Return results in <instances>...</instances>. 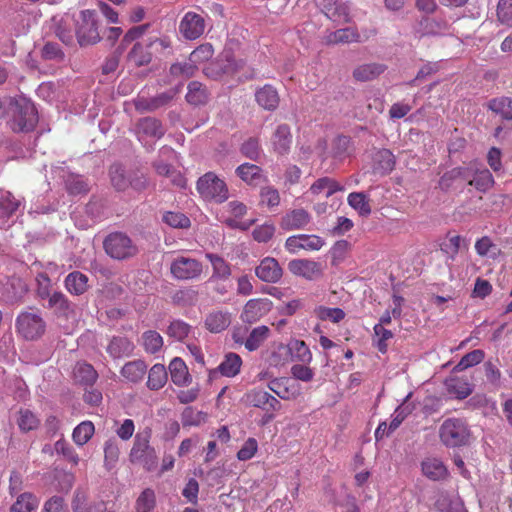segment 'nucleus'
<instances>
[{"label":"nucleus","mask_w":512,"mask_h":512,"mask_svg":"<svg viewBox=\"0 0 512 512\" xmlns=\"http://www.w3.org/2000/svg\"><path fill=\"white\" fill-rule=\"evenodd\" d=\"M150 439V429L137 433L129 453L131 463L140 464L149 472L155 470L158 466V456L155 449L150 445Z\"/></svg>","instance_id":"f257e3e1"},{"label":"nucleus","mask_w":512,"mask_h":512,"mask_svg":"<svg viewBox=\"0 0 512 512\" xmlns=\"http://www.w3.org/2000/svg\"><path fill=\"white\" fill-rule=\"evenodd\" d=\"M471 432L467 422L461 418H447L439 428L440 441L449 448L469 444Z\"/></svg>","instance_id":"f03ea898"},{"label":"nucleus","mask_w":512,"mask_h":512,"mask_svg":"<svg viewBox=\"0 0 512 512\" xmlns=\"http://www.w3.org/2000/svg\"><path fill=\"white\" fill-rule=\"evenodd\" d=\"M14 106L13 116L9 122L14 132H30L38 123V113L34 104L25 99H15L11 102Z\"/></svg>","instance_id":"7ed1b4c3"},{"label":"nucleus","mask_w":512,"mask_h":512,"mask_svg":"<svg viewBox=\"0 0 512 512\" xmlns=\"http://www.w3.org/2000/svg\"><path fill=\"white\" fill-rule=\"evenodd\" d=\"M197 191L202 198L216 203H223L229 197L225 181L213 172H207L198 179Z\"/></svg>","instance_id":"20e7f679"},{"label":"nucleus","mask_w":512,"mask_h":512,"mask_svg":"<svg viewBox=\"0 0 512 512\" xmlns=\"http://www.w3.org/2000/svg\"><path fill=\"white\" fill-rule=\"evenodd\" d=\"M106 253L117 260H124L137 254V247L132 240L124 233L115 232L108 235L104 240Z\"/></svg>","instance_id":"39448f33"},{"label":"nucleus","mask_w":512,"mask_h":512,"mask_svg":"<svg viewBox=\"0 0 512 512\" xmlns=\"http://www.w3.org/2000/svg\"><path fill=\"white\" fill-rule=\"evenodd\" d=\"M75 34L81 46L95 44L100 40L95 11L87 9L80 12Z\"/></svg>","instance_id":"423d86ee"},{"label":"nucleus","mask_w":512,"mask_h":512,"mask_svg":"<svg viewBox=\"0 0 512 512\" xmlns=\"http://www.w3.org/2000/svg\"><path fill=\"white\" fill-rule=\"evenodd\" d=\"M46 329V324L37 312L25 311L16 319V330L26 340L40 338Z\"/></svg>","instance_id":"0eeeda50"},{"label":"nucleus","mask_w":512,"mask_h":512,"mask_svg":"<svg viewBox=\"0 0 512 512\" xmlns=\"http://www.w3.org/2000/svg\"><path fill=\"white\" fill-rule=\"evenodd\" d=\"M170 272L177 280H194L202 275L203 265L195 258L181 255L174 258L171 262Z\"/></svg>","instance_id":"6e6552de"},{"label":"nucleus","mask_w":512,"mask_h":512,"mask_svg":"<svg viewBox=\"0 0 512 512\" xmlns=\"http://www.w3.org/2000/svg\"><path fill=\"white\" fill-rule=\"evenodd\" d=\"M273 303L268 298H253L248 300L240 314V319L246 324H254L267 315Z\"/></svg>","instance_id":"1a4fd4ad"},{"label":"nucleus","mask_w":512,"mask_h":512,"mask_svg":"<svg viewBox=\"0 0 512 512\" xmlns=\"http://www.w3.org/2000/svg\"><path fill=\"white\" fill-rule=\"evenodd\" d=\"M206 29L205 18L193 11L185 13L179 23V32L187 40H196L201 37Z\"/></svg>","instance_id":"9d476101"},{"label":"nucleus","mask_w":512,"mask_h":512,"mask_svg":"<svg viewBox=\"0 0 512 512\" xmlns=\"http://www.w3.org/2000/svg\"><path fill=\"white\" fill-rule=\"evenodd\" d=\"M243 400L245 404L268 411H280L281 402L263 389H251L244 394Z\"/></svg>","instance_id":"9b49d317"},{"label":"nucleus","mask_w":512,"mask_h":512,"mask_svg":"<svg viewBox=\"0 0 512 512\" xmlns=\"http://www.w3.org/2000/svg\"><path fill=\"white\" fill-rule=\"evenodd\" d=\"M289 271L298 277L308 281H315L323 276V266L321 263L310 259H294L288 263Z\"/></svg>","instance_id":"f8f14e48"},{"label":"nucleus","mask_w":512,"mask_h":512,"mask_svg":"<svg viewBox=\"0 0 512 512\" xmlns=\"http://www.w3.org/2000/svg\"><path fill=\"white\" fill-rule=\"evenodd\" d=\"M324 245V240L317 235L299 234L286 239L285 248L289 253L296 254L300 250L318 251Z\"/></svg>","instance_id":"ddd939ff"},{"label":"nucleus","mask_w":512,"mask_h":512,"mask_svg":"<svg viewBox=\"0 0 512 512\" xmlns=\"http://www.w3.org/2000/svg\"><path fill=\"white\" fill-rule=\"evenodd\" d=\"M256 276L266 283H277L283 275V269L273 257H265L255 268Z\"/></svg>","instance_id":"4468645a"},{"label":"nucleus","mask_w":512,"mask_h":512,"mask_svg":"<svg viewBox=\"0 0 512 512\" xmlns=\"http://www.w3.org/2000/svg\"><path fill=\"white\" fill-rule=\"evenodd\" d=\"M231 322L232 314L228 310L215 309L206 314L204 326L211 333H221Z\"/></svg>","instance_id":"2eb2a0df"},{"label":"nucleus","mask_w":512,"mask_h":512,"mask_svg":"<svg viewBox=\"0 0 512 512\" xmlns=\"http://www.w3.org/2000/svg\"><path fill=\"white\" fill-rule=\"evenodd\" d=\"M468 169V179H466L468 185L475 187L476 190L483 193L487 192L494 186V178L487 168Z\"/></svg>","instance_id":"dca6fc26"},{"label":"nucleus","mask_w":512,"mask_h":512,"mask_svg":"<svg viewBox=\"0 0 512 512\" xmlns=\"http://www.w3.org/2000/svg\"><path fill=\"white\" fill-rule=\"evenodd\" d=\"M271 143L273 151L278 155L283 156L288 154L292 144V134L289 125H278L272 135Z\"/></svg>","instance_id":"f3484780"},{"label":"nucleus","mask_w":512,"mask_h":512,"mask_svg":"<svg viewBox=\"0 0 512 512\" xmlns=\"http://www.w3.org/2000/svg\"><path fill=\"white\" fill-rule=\"evenodd\" d=\"M48 307L57 317L69 319L74 315V306L62 292H53L48 299Z\"/></svg>","instance_id":"a211bd4d"},{"label":"nucleus","mask_w":512,"mask_h":512,"mask_svg":"<svg viewBox=\"0 0 512 512\" xmlns=\"http://www.w3.org/2000/svg\"><path fill=\"white\" fill-rule=\"evenodd\" d=\"M255 100L261 108L274 111L279 105L280 97L272 85L266 84L255 91Z\"/></svg>","instance_id":"6ab92c4d"},{"label":"nucleus","mask_w":512,"mask_h":512,"mask_svg":"<svg viewBox=\"0 0 512 512\" xmlns=\"http://www.w3.org/2000/svg\"><path fill=\"white\" fill-rule=\"evenodd\" d=\"M311 220L310 214L303 208L287 212L281 219V227L284 230H296L304 228Z\"/></svg>","instance_id":"aec40b11"},{"label":"nucleus","mask_w":512,"mask_h":512,"mask_svg":"<svg viewBox=\"0 0 512 512\" xmlns=\"http://www.w3.org/2000/svg\"><path fill=\"white\" fill-rule=\"evenodd\" d=\"M241 366V357L236 353H228L217 369L210 371L209 378L213 379L217 372L225 377H235L239 374Z\"/></svg>","instance_id":"412c9836"},{"label":"nucleus","mask_w":512,"mask_h":512,"mask_svg":"<svg viewBox=\"0 0 512 512\" xmlns=\"http://www.w3.org/2000/svg\"><path fill=\"white\" fill-rule=\"evenodd\" d=\"M445 387L449 394L462 400L470 396L473 392L472 384L468 379L458 376H450L445 380Z\"/></svg>","instance_id":"4be33fe9"},{"label":"nucleus","mask_w":512,"mask_h":512,"mask_svg":"<svg viewBox=\"0 0 512 512\" xmlns=\"http://www.w3.org/2000/svg\"><path fill=\"white\" fill-rule=\"evenodd\" d=\"M19 206L20 201L10 191L0 189V226L8 222Z\"/></svg>","instance_id":"5701e85b"},{"label":"nucleus","mask_w":512,"mask_h":512,"mask_svg":"<svg viewBox=\"0 0 512 512\" xmlns=\"http://www.w3.org/2000/svg\"><path fill=\"white\" fill-rule=\"evenodd\" d=\"M315 2L328 18L345 23L350 21L348 8L337 5V0H315Z\"/></svg>","instance_id":"b1692460"},{"label":"nucleus","mask_w":512,"mask_h":512,"mask_svg":"<svg viewBox=\"0 0 512 512\" xmlns=\"http://www.w3.org/2000/svg\"><path fill=\"white\" fill-rule=\"evenodd\" d=\"M169 371L171 380L176 386L185 387L192 382V377L188 371L187 365L179 357H175L171 360Z\"/></svg>","instance_id":"393cba45"},{"label":"nucleus","mask_w":512,"mask_h":512,"mask_svg":"<svg viewBox=\"0 0 512 512\" xmlns=\"http://www.w3.org/2000/svg\"><path fill=\"white\" fill-rule=\"evenodd\" d=\"M106 351L114 359L128 357L134 351V344L127 337L114 336L110 340Z\"/></svg>","instance_id":"a878e982"},{"label":"nucleus","mask_w":512,"mask_h":512,"mask_svg":"<svg viewBox=\"0 0 512 512\" xmlns=\"http://www.w3.org/2000/svg\"><path fill=\"white\" fill-rule=\"evenodd\" d=\"M237 176L248 185L257 186L265 180L262 169L255 164L244 163L237 167Z\"/></svg>","instance_id":"bb28decb"},{"label":"nucleus","mask_w":512,"mask_h":512,"mask_svg":"<svg viewBox=\"0 0 512 512\" xmlns=\"http://www.w3.org/2000/svg\"><path fill=\"white\" fill-rule=\"evenodd\" d=\"M343 186L335 179L330 177H321L317 179L309 188V192L315 196L323 195L329 198L338 191H343Z\"/></svg>","instance_id":"cd10ccee"},{"label":"nucleus","mask_w":512,"mask_h":512,"mask_svg":"<svg viewBox=\"0 0 512 512\" xmlns=\"http://www.w3.org/2000/svg\"><path fill=\"white\" fill-rule=\"evenodd\" d=\"M269 389L283 400L294 399L299 395L298 389L285 377L275 378L268 384Z\"/></svg>","instance_id":"c85d7f7f"},{"label":"nucleus","mask_w":512,"mask_h":512,"mask_svg":"<svg viewBox=\"0 0 512 512\" xmlns=\"http://www.w3.org/2000/svg\"><path fill=\"white\" fill-rule=\"evenodd\" d=\"M421 466L423 474L433 481L443 480L448 475V470L440 459L426 458Z\"/></svg>","instance_id":"c756f323"},{"label":"nucleus","mask_w":512,"mask_h":512,"mask_svg":"<svg viewBox=\"0 0 512 512\" xmlns=\"http://www.w3.org/2000/svg\"><path fill=\"white\" fill-rule=\"evenodd\" d=\"M65 288L72 295H82L88 290V277L80 271L69 273L64 280Z\"/></svg>","instance_id":"7c9ffc66"},{"label":"nucleus","mask_w":512,"mask_h":512,"mask_svg":"<svg viewBox=\"0 0 512 512\" xmlns=\"http://www.w3.org/2000/svg\"><path fill=\"white\" fill-rule=\"evenodd\" d=\"M423 36H446L450 34V24L447 20L435 17L422 22Z\"/></svg>","instance_id":"2f4dec72"},{"label":"nucleus","mask_w":512,"mask_h":512,"mask_svg":"<svg viewBox=\"0 0 512 512\" xmlns=\"http://www.w3.org/2000/svg\"><path fill=\"white\" fill-rule=\"evenodd\" d=\"M271 330L266 325H260L253 328L244 341V347L248 351H256L269 338Z\"/></svg>","instance_id":"473e14b6"},{"label":"nucleus","mask_w":512,"mask_h":512,"mask_svg":"<svg viewBox=\"0 0 512 512\" xmlns=\"http://www.w3.org/2000/svg\"><path fill=\"white\" fill-rule=\"evenodd\" d=\"M386 70V66L380 63H365L357 66L353 71V77L357 81L366 82L377 78Z\"/></svg>","instance_id":"72a5a7b5"},{"label":"nucleus","mask_w":512,"mask_h":512,"mask_svg":"<svg viewBox=\"0 0 512 512\" xmlns=\"http://www.w3.org/2000/svg\"><path fill=\"white\" fill-rule=\"evenodd\" d=\"M487 108L499 115L503 120H512V98L500 96L487 102Z\"/></svg>","instance_id":"f704fd0d"},{"label":"nucleus","mask_w":512,"mask_h":512,"mask_svg":"<svg viewBox=\"0 0 512 512\" xmlns=\"http://www.w3.org/2000/svg\"><path fill=\"white\" fill-rule=\"evenodd\" d=\"M147 372V365L142 360L127 362L121 369V375L130 382L141 381Z\"/></svg>","instance_id":"c9c22d12"},{"label":"nucleus","mask_w":512,"mask_h":512,"mask_svg":"<svg viewBox=\"0 0 512 512\" xmlns=\"http://www.w3.org/2000/svg\"><path fill=\"white\" fill-rule=\"evenodd\" d=\"M152 48L147 42H137L128 54V60L135 66L140 67L147 65L151 62L152 53L149 51Z\"/></svg>","instance_id":"e433bc0d"},{"label":"nucleus","mask_w":512,"mask_h":512,"mask_svg":"<svg viewBox=\"0 0 512 512\" xmlns=\"http://www.w3.org/2000/svg\"><path fill=\"white\" fill-rule=\"evenodd\" d=\"M74 377L82 385L92 386L98 378V373L91 364L78 362L74 368Z\"/></svg>","instance_id":"4c0bfd02"},{"label":"nucleus","mask_w":512,"mask_h":512,"mask_svg":"<svg viewBox=\"0 0 512 512\" xmlns=\"http://www.w3.org/2000/svg\"><path fill=\"white\" fill-rule=\"evenodd\" d=\"M208 99V90L202 83L192 81L188 84V92L186 94V100L188 103L194 106H199L206 104Z\"/></svg>","instance_id":"58836bf2"},{"label":"nucleus","mask_w":512,"mask_h":512,"mask_svg":"<svg viewBox=\"0 0 512 512\" xmlns=\"http://www.w3.org/2000/svg\"><path fill=\"white\" fill-rule=\"evenodd\" d=\"M168 374L163 364H155L148 373L147 387L150 390H159L166 384Z\"/></svg>","instance_id":"ea45409f"},{"label":"nucleus","mask_w":512,"mask_h":512,"mask_svg":"<svg viewBox=\"0 0 512 512\" xmlns=\"http://www.w3.org/2000/svg\"><path fill=\"white\" fill-rule=\"evenodd\" d=\"M137 128L139 133L158 139L165 133L161 122L152 117L141 119L137 124Z\"/></svg>","instance_id":"a19ab883"},{"label":"nucleus","mask_w":512,"mask_h":512,"mask_svg":"<svg viewBox=\"0 0 512 512\" xmlns=\"http://www.w3.org/2000/svg\"><path fill=\"white\" fill-rule=\"evenodd\" d=\"M39 505V499L32 493L20 494L12 504L10 512H34Z\"/></svg>","instance_id":"79ce46f5"},{"label":"nucleus","mask_w":512,"mask_h":512,"mask_svg":"<svg viewBox=\"0 0 512 512\" xmlns=\"http://www.w3.org/2000/svg\"><path fill=\"white\" fill-rule=\"evenodd\" d=\"M288 348L293 360L304 364H309L312 361V353L303 340H292L288 344Z\"/></svg>","instance_id":"37998d69"},{"label":"nucleus","mask_w":512,"mask_h":512,"mask_svg":"<svg viewBox=\"0 0 512 512\" xmlns=\"http://www.w3.org/2000/svg\"><path fill=\"white\" fill-rule=\"evenodd\" d=\"M359 41L360 35L355 29L350 27L338 29L326 36V42L328 44L351 43Z\"/></svg>","instance_id":"c03bdc74"},{"label":"nucleus","mask_w":512,"mask_h":512,"mask_svg":"<svg viewBox=\"0 0 512 512\" xmlns=\"http://www.w3.org/2000/svg\"><path fill=\"white\" fill-rule=\"evenodd\" d=\"M206 258L212 265V278L228 279L231 276L230 264L224 258L213 253H207Z\"/></svg>","instance_id":"a18cd8bd"},{"label":"nucleus","mask_w":512,"mask_h":512,"mask_svg":"<svg viewBox=\"0 0 512 512\" xmlns=\"http://www.w3.org/2000/svg\"><path fill=\"white\" fill-rule=\"evenodd\" d=\"M75 20L69 16L65 15L60 19L58 22L55 34L56 36L65 44H71L74 39V32H73V26H74Z\"/></svg>","instance_id":"49530a36"},{"label":"nucleus","mask_w":512,"mask_h":512,"mask_svg":"<svg viewBox=\"0 0 512 512\" xmlns=\"http://www.w3.org/2000/svg\"><path fill=\"white\" fill-rule=\"evenodd\" d=\"M94 433V424L91 421H83L74 428L72 439L76 445L83 446L92 438Z\"/></svg>","instance_id":"de8ad7c7"},{"label":"nucleus","mask_w":512,"mask_h":512,"mask_svg":"<svg viewBox=\"0 0 512 512\" xmlns=\"http://www.w3.org/2000/svg\"><path fill=\"white\" fill-rule=\"evenodd\" d=\"M156 507V495L153 489H144L135 501V512H153Z\"/></svg>","instance_id":"09e8293b"},{"label":"nucleus","mask_w":512,"mask_h":512,"mask_svg":"<svg viewBox=\"0 0 512 512\" xmlns=\"http://www.w3.org/2000/svg\"><path fill=\"white\" fill-rule=\"evenodd\" d=\"M96 503L89 501L88 494L81 489L74 492L71 507L73 512H95Z\"/></svg>","instance_id":"8fccbe9b"},{"label":"nucleus","mask_w":512,"mask_h":512,"mask_svg":"<svg viewBox=\"0 0 512 512\" xmlns=\"http://www.w3.org/2000/svg\"><path fill=\"white\" fill-rule=\"evenodd\" d=\"M17 425L22 432H29L39 427L40 420L31 410L22 408L18 412Z\"/></svg>","instance_id":"3c124183"},{"label":"nucleus","mask_w":512,"mask_h":512,"mask_svg":"<svg viewBox=\"0 0 512 512\" xmlns=\"http://www.w3.org/2000/svg\"><path fill=\"white\" fill-rule=\"evenodd\" d=\"M376 169L382 174L390 173L395 167V156L388 149H380L375 154Z\"/></svg>","instance_id":"603ef678"},{"label":"nucleus","mask_w":512,"mask_h":512,"mask_svg":"<svg viewBox=\"0 0 512 512\" xmlns=\"http://www.w3.org/2000/svg\"><path fill=\"white\" fill-rule=\"evenodd\" d=\"M153 166L158 175L170 178L171 182L177 186H185V180L182 174L180 173V171L174 169L171 165L159 161L155 162Z\"/></svg>","instance_id":"864d4df0"},{"label":"nucleus","mask_w":512,"mask_h":512,"mask_svg":"<svg viewBox=\"0 0 512 512\" xmlns=\"http://www.w3.org/2000/svg\"><path fill=\"white\" fill-rule=\"evenodd\" d=\"M142 344L147 353L155 354L163 347V338L157 331L148 330L142 334Z\"/></svg>","instance_id":"5fc2aeb1"},{"label":"nucleus","mask_w":512,"mask_h":512,"mask_svg":"<svg viewBox=\"0 0 512 512\" xmlns=\"http://www.w3.org/2000/svg\"><path fill=\"white\" fill-rule=\"evenodd\" d=\"M348 204L358 211L359 215L367 217L371 214V206L362 192H352L347 198Z\"/></svg>","instance_id":"6e6d98bb"},{"label":"nucleus","mask_w":512,"mask_h":512,"mask_svg":"<svg viewBox=\"0 0 512 512\" xmlns=\"http://www.w3.org/2000/svg\"><path fill=\"white\" fill-rule=\"evenodd\" d=\"M468 172V167H455L444 173V175L439 180V186L442 189L447 190L451 187L453 181L457 179H468Z\"/></svg>","instance_id":"4d7b16f0"},{"label":"nucleus","mask_w":512,"mask_h":512,"mask_svg":"<svg viewBox=\"0 0 512 512\" xmlns=\"http://www.w3.org/2000/svg\"><path fill=\"white\" fill-rule=\"evenodd\" d=\"M315 315L322 321H331L332 323L341 322L346 314L341 308H330L326 306H318L314 310Z\"/></svg>","instance_id":"13d9d810"},{"label":"nucleus","mask_w":512,"mask_h":512,"mask_svg":"<svg viewBox=\"0 0 512 512\" xmlns=\"http://www.w3.org/2000/svg\"><path fill=\"white\" fill-rule=\"evenodd\" d=\"M190 332L191 326L182 320H173L166 330V334L177 341H183Z\"/></svg>","instance_id":"bf43d9fd"},{"label":"nucleus","mask_w":512,"mask_h":512,"mask_svg":"<svg viewBox=\"0 0 512 512\" xmlns=\"http://www.w3.org/2000/svg\"><path fill=\"white\" fill-rule=\"evenodd\" d=\"M111 183L118 191H124L129 187L130 179L126 177L124 169L119 164H114L109 170Z\"/></svg>","instance_id":"052dcab7"},{"label":"nucleus","mask_w":512,"mask_h":512,"mask_svg":"<svg viewBox=\"0 0 512 512\" xmlns=\"http://www.w3.org/2000/svg\"><path fill=\"white\" fill-rule=\"evenodd\" d=\"M485 358V353L483 350L475 349L467 354H465L458 364L454 367V371L460 372L469 367L477 365L481 363Z\"/></svg>","instance_id":"680f3d73"},{"label":"nucleus","mask_w":512,"mask_h":512,"mask_svg":"<svg viewBox=\"0 0 512 512\" xmlns=\"http://www.w3.org/2000/svg\"><path fill=\"white\" fill-rule=\"evenodd\" d=\"M66 190L71 195L86 194L88 192V184L83 177L77 175H69L65 181Z\"/></svg>","instance_id":"e2e57ef3"},{"label":"nucleus","mask_w":512,"mask_h":512,"mask_svg":"<svg viewBox=\"0 0 512 512\" xmlns=\"http://www.w3.org/2000/svg\"><path fill=\"white\" fill-rule=\"evenodd\" d=\"M213 54L214 49L210 43L201 44L191 52L189 61L197 65L211 59Z\"/></svg>","instance_id":"0e129e2a"},{"label":"nucleus","mask_w":512,"mask_h":512,"mask_svg":"<svg viewBox=\"0 0 512 512\" xmlns=\"http://www.w3.org/2000/svg\"><path fill=\"white\" fill-rule=\"evenodd\" d=\"M436 507L439 512H468L464 503L458 498H440L436 502Z\"/></svg>","instance_id":"69168bd1"},{"label":"nucleus","mask_w":512,"mask_h":512,"mask_svg":"<svg viewBox=\"0 0 512 512\" xmlns=\"http://www.w3.org/2000/svg\"><path fill=\"white\" fill-rule=\"evenodd\" d=\"M496 16L502 25L512 26V0H499Z\"/></svg>","instance_id":"338daca9"},{"label":"nucleus","mask_w":512,"mask_h":512,"mask_svg":"<svg viewBox=\"0 0 512 512\" xmlns=\"http://www.w3.org/2000/svg\"><path fill=\"white\" fill-rule=\"evenodd\" d=\"M163 221L172 228H188L190 219L181 212L168 211L163 215Z\"/></svg>","instance_id":"774afa93"}]
</instances>
